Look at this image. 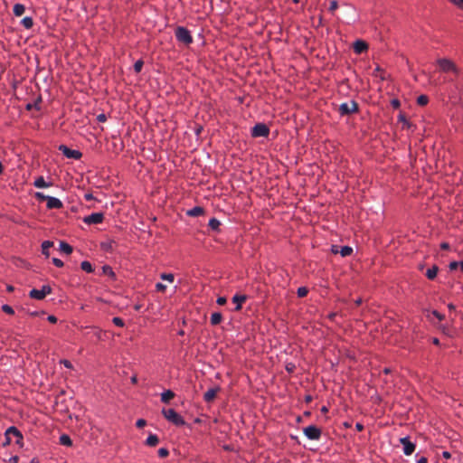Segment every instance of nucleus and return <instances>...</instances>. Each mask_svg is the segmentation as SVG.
Segmentation results:
<instances>
[{"instance_id":"obj_1","label":"nucleus","mask_w":463,"mask_h":463,"mask_svg":"<svg viewBox=\"0 0 463 463\" xmlns=\"http://www.w3.org/2000/svg\"><path fill=\"white\" fill-rule=\"evenodd\" d=\"M437 65L439 66V71L444 73L452 74L455 78H458L460 76V69L449 59L439 58L437 60Z\"/></svg>"},{"instance_id":"obj_2","label":"nucleus","mask_w":463,"mask_h":463,"mask_svg":"<svg viewBox=\"0 0 463 463\" xmlns=\"http://www.w3.org/2000/svg\"><path fill=\"white\" fill-rule=\"evenodd\" d=\"M5 440L3 443L4 447H6V446H8L11 443L12 437H17V439L15 440V443L20 445V446L23 445L24 437H23V434L21 433V431L17 428L14 427V426L9 427L5 430Z\"/></svg>"},{"instance_id":"obj_3","label":"nucleus","mask_w":463,"mask_h":463,"mask_svg":"<svg viewBox=\"0 0 463 463\" xmlns=\"http://www.w3.org/2000/svg\"><path fill=\"white\" fill-rule=\"evenodd\" d=\"M162 413L168 421L175 426H184L185 424L184 418L174 409H163Z\"/></svg>"},{"instance_id":"obj_4","label":"nucleus","mask_w":463,"mask_h":463,"mask_svg":"<svg viewBox=\"0 0 463 463\" xmlns=\"http://www.w3.org/2000/svg\"><path fill=\"white\" fill-rule=\"evenodd\" d=\"M175 38L178 42L189 45L193 43V37L188 29L183 26H178L175 32Z\"/></svg>"},{"instance_id":"obj_5","label":"nucleus","mask_w":463,"mask_h":463,"mask_svg":"<svg viewBox=\"0 0 463 463\" xmlns=\"http://www.w3.org/2000/svg\"><path fill=\"white\" fill-rule=\"evenodd\" d=\"M358 111V104L354 100L345 102L339 105L338 112L341 116L350 115Z\"/></svg>"},{"instance_id":"obj_6","label":"nucleus","mask_w":463,"mask_h":463,"mask_svg":"<svg viewBox=\"0 0 463 463\" xmlns=\"http://www.w3.org/2000/svg\"><path fill=\"white\" fill-rule=\"evenodd\" d=\"M52 293V288L49 285H43L41 289L33 288L29 292V297L37 300L43 299Z\"/></svg>"},{"instance_id":"obj_7","label":"nucleus","mask_w":463,"mask_h":463,"mask_svg":"<svg viewBox=\"0 0 463 463\" xmlns=\"http://www.w3.org/2000/svg\"><path fill=\"white\" fill-rule=\"evenodd\" d=\"M269 134V128L264 123H258L251 128L253 137H266Z\"/></svg>"},{"instance_id":"obj_8","label":"nucleus","mask_w":463,"mask_h":463,"mask_svg":"<svg viewBox=\"0 0 463 463\" xmlns=\"http://www.w3.org/2000/svg\"><path fill=\"white\" fill-rule=\"evenodd\" d=\"M303 432L308 439L318 440L321 437L322 431L315 425H309L304 428Z\"/></svg>"},{"instance_id":"obj_9","label":"nucleus","mask_w":463,"mask_h":463,"mask_svg":"<svg viewBox=\"0 0 463 463\" xmlns=\"http://www.w3.org/2000/svg\"><path fill=\"white\" fill-rule=\"evenodd\" d=\"M400 442L403 447V453L406 456H410L414 452L416 446L410 440L408 437L401 438Z\"/></svg>"},{"instance_id":"obj_10","label":"nucleus","mask_w":463,"mask_h":463,"mask_svg":"<svg viewBox=\"0 0 463 463\" xmlns=\"http://www.w3.org/2000/svg\"><path fill=\"white\" fill-rule=\"evenodd\" d=\"M104 215L102 213H93L83 218L86 224H99L103 222Z\"/></svg>"},{"instance_id":"obj_11","label":"nucleus","mask_w":463,"mask_h":463,"mask_svg":"<svg viewBox=\"0 0 463 463\" xmlns=\"http://www.w3.org/2000/svg\"><path fill=\"white\" fill-rule=\"evenodd\" d=\"M59 150L61 151L67 158L80 159L81 157V153L79 150L71 149L65 145H61Z\"/></svg>"},{"instance_id":"obj_12","label":"nucleus","mask_w":463,"mask_h":463,"mask_svg":"<svg viewBox=\"0 0 463 463\" xmlns=\"http://www.w3.org/2000/svg\"><path fill=\"white\" fill-rule=\"evenodd\" d=\"M46 203L48 209H61L63 206L62 202L60 199L52 196H49Z\"/></svg>"},{"instance_id":"obj_13","label":"nucleus","mask_w":463,"mask_h":463,"mask_svg":"<svg viewBox=\"0 0 463 463\" xmlns=\"http://www.w3.org/2000/svg\"><path fill=\"white\" fill-rule=\"evenodd\" d=\"M220 392V387H214L209 389L206 392L203 394V400L206 402H212L215 398L217 393Z\"/></svg>"},{"instance_id":"obj_14","label":"nucleus","mask_w":463,"mask_h":463,"mask_svg":"<svg viewBox=\"0 0 463 463\" xmlns=\"http://www.w3.org/2000/svg\"><path fill=\"white\" fill-rule=\"evenodd\" d=\"M246 295L236 294L232 297V302L236 304L235 311L241 309L242 304L247 300Z\"/></svg>"},{"instance_id":"obj_15","label":"nucleus","mask_w":463,"mask_h":463,"mask_svg":"<svg viewBox=\"0 0 463 463\" xmlns=\"http://www.w3.org/2000/svg\"><path fill=\"white\" fill-rule=\"evenodd\" d=\"M367 49H368V44L362 40H357L354 43V52H356L358 54L364 52Z\"/></svg>"},{"instance_id":"obj_16","label":"nucleus","mask_w":463,"mask_h":463,"mask_svg":"<svg viewBox=\"0 0 463 463\" xmlns=\"http://www.w3.org/2000/svg\"><path fill=\"white\" fill-rule=\"evenodd\" d=\"M33 185L37 188H46L52 185L51 183H46L43 176H39L33 183Z\"/></svg>"},{"instance_id":"obj_17","label":"nucleus","mask_w":463,"mask_h":463,"mask_svg":"<svg viewBox=\"0 0 463 463\" xmlns=\"http://www.w3.org/2000/svg\"><path fill=\"white\" fill-rule=\"evenodd\" d=\"M53 246V242L51 241H44L42 243V252L43 254L48 258L50 256L49 249Z\"/></svg>"},{"instance_id":"obj_18","label":"nucleus","mask_w":463,"mask_h":463,"mask_svg":"<svg viewBox=\"0 0 463 463\" xmlns=\"http://www.w3.org/2000/svg\"><path fill=\"white\" fill-rule=\"evenodd\" d=\"M203 213H204V210L203 207L195 206V207L192 208L191 210H189L187 212V214L192 217H197V216L202 215Z\"/></svg>"},{"instance_id":"obj_19","label":"nucleus","mask_w":463,"mask_h":463,"mask_svg":"<svg viewBox=\"0 0 463 463\" xmlns=\"http://www.w3.org/2000/svg\"><path fill=\"white\" fill-rule=\"evenodd\" d=\"M438 271H439L438 266L434 265L430 269H427L426 277L429 279L433 280L437 277Z\"/></svg>"},{"instance_id":"obj_20","label":"nucleus","mask_w":463,"mask_h":463,"mask_svg":"<svg viewBox=\"0 0 463 463\" xmlns=\"http://www.w3.org/2000/svg\"><path fill=\"white\" fill-rule=\"evenodd\" d=\"M175 397V393L171 390H167L161 394V401L168 403Z\"/></svg>"},{"instance_id":"obj_21","label":"nucleus","mask_w":463,"mask_h":463,"mask_svg":"<svg viewBox=\"0 0 463 463\" xmlns=\"http://www.w3.org/2000/svg\"><path fill=\"white\" fill-rule=\"evenodd\" d=\"M158 442L159 439L156 434H150L146 440V444L149 447H155Z\"/></svg>"},{"instance_id":"obj_22","label":"nucleus","mask_w":463,"mask_h":463,"mask_svg":"<svg viewBox=\"0 0 463 463\" xmlns=\"http://www.w3.org/2000/svg\"><path fill=\"white\" fill-rule=\"evenodd\" d=\"M13 12L15 16H22L25 12V7L22 4H15Z\"/></svg>"},{"instance_id":"obj_23","label":"nucleus","mask_w":463,"mask_h":463,"mask_svg":"<svg viewBox=\"0 0 463 463\" xmlns=\"http://www.w3.org/2000/svg\"><path fill=\"white\" fill-rule=\"evenodd\" d=\"M60 250L67 255L71 254L73 250L72 247L65 241L60 242Z\"/></svg>"},{"instance_id":"obj_24","label":"nucleus","mask_w":463,"mask_h":463,"mask_svg":"<svg viewBox=\"0 0 463 463\" xmlns=\"http://www.w3.org/2000/svg\"><path fill=\"white\" fill-rule=\"evenodd\" d=\"M222 320V316L219 312L213 313L211 316V324L213 326L219 325Z\"/></svg>"},{"instance_id":"obj_25","label":"nucleus","mask_w":463,"mask_h":463,"mask_svg":"<svg viewBox=\"0 0 463 463\" xmlns=\"http://www.w3.org/2000/svg\"><path fill=\"white\" fill-rule=\"evenodd\" d=\"M22 25L26 29H31L33 25V21L32 17L26 16L21 21Z\"/></svg>"},{"instance_id":"obj_26","label":"nucleus","mask_w":463,"mask_h":463,"mask_svg":"<svg viewBox=\"0 0 463 463\" xmlns=\"http://www.w3.org/2000/svg\"><path fill=\"white\" fill-rule=\"evenodd\" d=\"M60 443L63 446H67V447H70L72 445V441H71V439L66 435V434H62L61 437H60Z\"/></svg>"},{"instance_id":"obj_27","label":"nucleus","mask_w":463,"mask_h":463,"mask_svg":"<svg viewBox=\"0 0 463 463\" xmlns=\"http://www.w3.org/2000/svg\"><path fill=\"white\" fill-rule=\"evenodd\" d=\"M209 227L213 230V231H218L219 230V227L221 225V222L219 220H217L216 218H212L210 219L209 221Z\"/></svg>"},{"instance_id":"obj_28","label":"nucleus","mask_w":463,"mask_h":463,"mask_svg":"<svg viewBox=\"0 0 463 463\" xmlns=\"http://www.w3.org/2000/svg\"><path fill=\"white\" fill-rule=\"evenodd\" d=\"M353 252V249L349 246H343L341 247L340 250H339V253L341 254L342 257H347L349 255H351Z\"/></svg>"},{"instance_id":"obj_29","label":"nucleus","mask_w":463,"mask_h":463,"mask_svg":"<svg viewBox=\"0 0 463 463\" xmlns=\"http://www.w3.org/2000/svg\"><path fill=\"white\" fill-rule=\"evenodd\" d=\"M80 268L82 270L88 272V273H90L93 271V269H92V266L90 264V262L89 261H82L81 264H80Z\"/></svg>"},{"instance_id":"obj_30","label":"nucleus","mask_w":463,"mask_h":463,"mask_svg":"<svg viewBox=\"0 0 463 463\" xmlns=\"http://www.w3.org/2000/svg\"><path fill=\"white\" fill-rule=\"evenodd\" d=\"M160 278H161V279L166 280L170 283L174 282V279H175V276L172 273H162L160 275Z\"/></svg>"},{"instance_id":"obj_31","label":"nucleus","mask_w":463,"mask_h":463,"mask_svg":"<svg viewBox=\"0 0 463 463\" xmlns=\"http://www.w3.org/2000/svg\"><path fill=\"white\" fill-rule=\"evenodd\" d=\"M102 272H103V274L110 276L112 278L115 277V273L112 270V268L108 266V265H105V266L102 267Z\"/></svg>"},{"instance_id":"obj_32","label":"nucleus","mask_w":463,"mask_h":463,"mask_svg":"<svg viewBox=\"0 0 463 463\" xmlns=\"http://www.w3.org/2000/svg\"><path fill=\"white\" fill-rule=\"evenodd\" d=\"M428 102H429V98L426 95H420L417 99V103L420 106H425L428 104Z\"/></svg>"},{"instance_id":"obj_33","label":"nucleus","mask_w":463,"mask_h":463,"mask_svg":"<svg viewBox=\"0 0 463 463\" xmlns=\"http://www.w3.org/2000/svg\"><path fill=\"white\" fill-rule=\"evenodd\" d=\"M143 65H144V62L142 60H138L135 62L134 64V71L137 72V73H139L141 71H142V68H143Z\"/></svg>"},{"instance_id":"obj_34","label":"nucleus","mask_w":463,"mask_h":463,"mask_svg":"<svg viewBox=\"0 0 463 463\" xmlns=\"http://www.w3.org/2000/svg\"><path fill=\"white\" fill-rule=\"evenodd\" d=\"M308 289L306 287H300L298 288V296L299 298H304L307 295Z\"/></svg>"},{"instance_id":"obj_35","label":"nucleus","mask_w":463,"mask_h":463,"mask_svg":"<svg viewBox=\"0 0 463 463\" xmlns=\"http://www.w3.org/2000/svg\"><path fill=\"white\" fill-rule=\"evenodd\" d=\"M398 118H399V121L403 123V128H411L410 122L406 119V118L403 114H400Z\"/></svg>"},{"instance_id":"obj_36","label":"nucleus","mask_w":463,"mask_h":463,"mask_svg":"<svg viewBox=\"0 0 463 463\" xmlns=\"http://www.w3.org/2000/svg\"><path fill=\"white\" fill-rule=\"evenodd\" d=\"M112 322L114 323V325L119 327H123L125 326L123 319L118 317H113Z\"/></svg>"},{"instance_id":"obj_37","label":"nucleus","mask_w":463,"mask_h":463,"mask_svg":"<svg viewBox=\"0 0 463 463\" xmlns=\"http://www.w3.org/2000/svg\"><path fill=\"white\" fill-rule=\"evenodd\" d=\"M2 310L9 315H13L14 313V308L9 305H4L2 306Z\"/></svg>"},{"instance_id":"obj_38","label":"nucleus","mask_w":463,"mask_h":463,"mask_svg":"<svg viewBox=\"0 0 463 463\" xmlns=\"http://www.w3.org/2000/svg\"><path fill=\"white\" fill-rule=\"evenodd\" d=\"M373 75L375 77H380L381 80H384V76H383V71L380 68V67H377L374 71H373Z\"/></svg>"},{"instance_id":"obj_39","label":"nucleus","mask_w":463,"mask_h":463,"mask_svg":"<svg viewBox=\"0 0 463 463\" xmlns=\"http://www.w3.org/2000/svg\"><path fill=\"white\" fill-rule=\"evenodd\" d=\"M169 455V451L165 448H161L158 449V456L160 458H166Z\"/></svg>"},{"instance_id":"obj_40","label":"nucleus","mask_w":463,"mask_h":463,"mask_svg":"<svg viewBox=\"0 0 463 463\" xmlns=\"http://www.w3.org/2000/svg\"><path fill=\"white\" fill-rule=\"evenodd\" d=\"M338 7V3L336 0H332L330 1V5H329V11L331 13H334Z\"/></svg>"},{"instance_id":"obj_41","label":"nucleus","mask_w":463,"mask_h":463,"mask_svg":"<svg viewBox=\"0 0 463 463\" xmlns=\"http://www.w3.org/2000/svg\"><path fill=\"white\" fill-rule=\"evenodd\" d=\"M35 197L39 200V201H47L49 195H45L43 193H40V192H37L35 194Z\"/></svg>"},{"instance_id":"obj_42","label":"nucleus","mask_w":463,"mask_h":463,"mask_svg":"<svg viewBox=\"0 0 463 463\" xmlns=\"http://www.w3.org/2000/svg\"><path fill=\"white\" fill-rule=\"evenodd\" d=\"M52 263L58 268H61L64 265L63 261L57 258L52 259Z\"/></svg>"},{"instance_id":"obj_43","label":"nucleus","mask_w":463,"mask_h":463,"mask_svg":"<svg viewBox=\"0 0 463 463\" xmlns=\"http://www.w3.org/2000/svg\"><path fill=\"white\" fill-rule=\"evenodd\" d=\"M156 288L157 291L164 292L166 289V286L163 283L158 282L156 284Z\"/></svg>"},{"instance_id":"obj_44","label":"nucleus","mask_w":463,"mask_h":463,"mask_svg":"<svg viewBox=\"0 0 463 463\" xmlns=\"http://www.w3.org/2000/svg\"><path fill=\"white\" fill-rule=\"evenodd\" d=\"M146 425V421L144 419H139L136 422V426L137 428H143Z\"/></svg>"},{"instance_id":"obj_45","label":"nucleus","mask_w":463,"mask_h":463,"mask_svg":"<svg viewBox=\"0 0 463 463\" xmlns=\"http://www.w3.org/2000/svg\"><path fill=\"white\" fill-rule=\"evenodd\" d=\"M432 315L436 317L439 320H443L445 316L438 312L437 310L432 311Z\"/></svg>"},{"instance_id":"obj_46","label":"nucleus","mask_w":463,"mask_h":463,"mask_svg":"<svg viewBox=\"0 0 463 463\" xmlns=\"http://www.w3.org/2000/svg\"><path fill=\"white\" fill-rule=\"evenodd\" d=\"M217 304L220 305V306H223L224 304H226L227 302V299L226 298L224 297H219L216 300Z\"/></svg>"},{"instance_id":"obj_47","label":"nucleus","mask_w":463,"mask_h":463,"mask_svg":"<svg viewBox=\"0 0 463 463\" xmlns=\"http://www.w3.org/2000/svg\"><path fill=\"white\" fill-rule=\"evenodd\" d=\"M458 266H460V262L458 261H452L449 263V269L451 270L457 269Z\"/></svg>"},{"instance_id":"obj_48","label":"nucleus","mask_w":463,"mask_h":463,"mask_svg":"<svg viewBox=\"0 0 463 463\" xmlns=\"http://www.w3.org/2000/svg\"><path fill=\"white\" fill-rule=\"evenodd\" d=\"M451 3L456 5L460 9H463V0H454Z\"/></svg>"},{"instance_id":"obj_49","label":"nucleus","mask_w":463,"mask_h":463,"mask_svg":"<svg viewBox=\"0 0 463 463\" xmlns=\"http://www.w3.org/2000/svg\"><path fill=\"white\" fill-rule=\"evenodd\" d=\"M97 119L99 122H105L107 120V117L105 114H99L98 115Z\"/></svg>"},{"instance_id":"obj_50","label":"nucleus","mask_w":463,"mask_h":463,"mask_svg":"<svg viewBox=\"0 0 463 463\" xmlns=\"http://www.w3.org/2000/svg\"><path fill=\"white\" fill-rule=\"evenodd\" d=\"M400 101L398 99H392V106L394 108V109H398L400 107Z\"/></svg>"},{"instance_id":"obj_51","label":"nucleus","mask_w":463,"mask_h":463,"mask_svg":"<svg viewBox=\"0 0 463 463\" xmlns=\"http://www.w3.org/2000/svg\"><path fill=\"white\" fill-rule=\"evenodd\" d=\"M47 319L50 323H52V324H55L57 322V317L52 315L49 316Z\"/></svg>"},{"instance_id":"obj_52","label":"nucleus","mask_w":463,"mask_h":463,"mask_svg":"<svg viewBox=\"0 0 463 463\" xmlns=\"http://www.w3.org/2000/svg\"><path fill=\"white\" fill-rule=\"evenodd\" d=\"M61 363H62V364H64V366H65V367H67V368H71V367H72L71 363L70 361H68V360H63Z\"/></svg>"},{"instance_id":"obj_53","label":"nucleus","mask_w":463,"mask_h":463,"mask_svg":"<svg viewBox=\"0 0 463 463\" xmlns=\"http://www.w3.org/2000/svg\"><path fill=\"white\" fill-rule=\"evenodd\" d=\"M18 460H19V458L17 456H13L12 458H10L9 463H17Z\"/></svg>"},{"instance_id":"obj_54","label":"nucleus","mask_w":463,"mask_h":463,"mask_svg":"<svg viewBox=\"0 0 463 463\" xmlns=\"http://www.w3.org/2000/svg\"><path fill=\"white\" fill-rule=\"evenodd\" d=\"M355 429L358 430V431H362L364 430V425L360 422H357L355 424Z\"/></svg>"},{"instance_id":"obj_55","label":"nucleus","mask_w":463,"mask_h":463,"mask_svg":"<svg viewBox=\"0 0 463 463\" xmlns=\"http://www.w3.org/2000/svg\"><path fill=\"white\" fill-rule=\"evenodd\" d=\"M440 248H441L442 250H449V244L448 242H442V243L440 244Z\"/></svg>"},{"instance_id":"obj_56","label":"nucleus","mask_w":463,"mask_h":463,"mask_svg":"<svg viewBox=\"0 0 463 463\" xmlns=\"http://www.w3.org/2000/svg\"><path fill=\"white\" fill-rule=\"evenodd\" d=\"M417 463H428V458L425 457H421L417 460Z\"/></svg>"},{"instance_id":"obj_57","label":"nucleus","mask_w":463,"mask_h":463,"mask_svg":"<svg viewBox=\"0 0 463 463\" xmlns=\"http://www.w3.org/2000/svg\"><path fill=\"white\" fill-rule=\"evenodd\" d=\"M442 457L444 458H449L451 457L450 453L449 451H443L442 452Z\"/></svg>"},{"instance_id":"obj_58","label":"nucleus","mask_w":463,"mask_h":463,"mask_svg":"<svg viewBox=\"0 0 463 463\" xmlns=\"http://www.w3.org/2000/svg\"><path fill=\"white\" fill-rule=\"evenodd\" d=\"M84 197L86 201H91L93 199V195L91 194H86Z\"/></svg>"},{"instance_id":"obj_59","label":"nucleus","mask_w":463,"mask_h":463,"mask_svg":"<svg viewBox=\"0 0 463 463\" xmlns=\"http://www.w3.org/2000/svg\"><path fill=\"white\" fill-rule=\"evenodd\" d=\"M131 383H132L133 384H136V383H137V375H133V376L131 377Z\"/></svg>"},{"instance_id":"obj_60","label":"nucleus","mask_w":463,"mask_h":463,"mask_svg":"<svg viewBox=\"0 0 463 463\" xmlns=\"http://www.w3.org/2000/svg\"><path fill=\"white\" fill-rule=\"evenodd\" d=\"M332 252L335 253H335H339L338 247L337 246H333L332 247Z\"/></svg>"},{"instance_id":"obj_61","label":"nucleus","mask_w":463,"mask_h":463,"mask_svg":"<svg viewBox=\"0 0 463 463\" xmlns=\"http://www.w3.org/2000/svg\"><path fill=\"white\" fill-rule=\"evenodd\" d=\"M223 449L227 450V451H231V450H232V448L230 445H224Z\"/></svg>"},{"instance_id":"obj_62","label":"nucleus","mask_w":463,"mask_h":463,"mask_svg":"<svg viewBox=\"0 0 463 463\" xmlns=\"http://www.w3.org/2000/svg\"><path fill=\"white\" fill-rule=\"evenodd\" d=\"M432 343L436 345H439V341L438 338H433Z\"/></svg>"},{"instance_id":"obj_63","label":"nucleus","mask_w":463,"mask_h":463,"mask_svg":"<svg viewBox=\"0 0 463 463\" xmlns=\"http://www.w3.org/2000/svg\"><path fill=\"white\" fill-rule=\"evenodd\" d=\"M448 307L450 309V310H454L455 309V306L453 304H449Z\"/></svg>"},{"instance_id":"obj_64","label":"nucleus","mask_w":463,"mask_h":463,"mask_svg":"<svg viewBox=\"0 0 463 463\" xmlns=\"http://www.w3.org/2000/svg\"><path fill=\"white\" fill-rule=\"evenodd\" d=\"M335 316H336V314H335V313H332V314H330V315H329V318H330L331 320H333V319H334V317H335Z\"/></svg>"}]
</instances>
